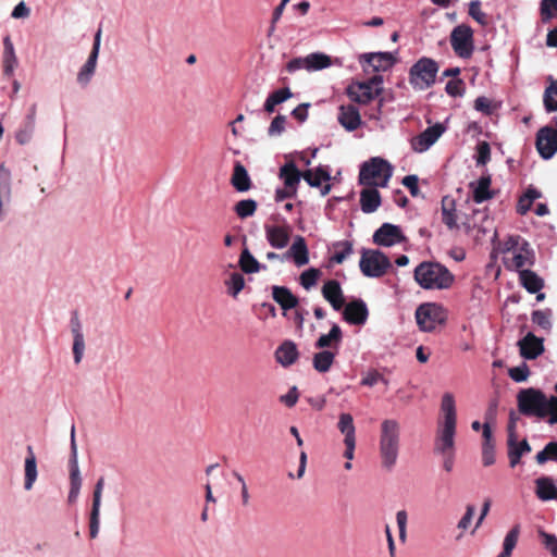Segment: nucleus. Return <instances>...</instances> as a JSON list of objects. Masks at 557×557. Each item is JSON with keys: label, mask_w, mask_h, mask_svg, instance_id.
I'll use <instances>...</instances> for the list:
<instances>
[{"label": "nucleus", "mask_w": 557, "mask_h": 557, "mask_svg": "<svg viewBox=\"0 0 557 557\" xmlns=\"http://www.w3.org/2000/svg\"><path fill=\"white\" fill-rule=\"evenodd\" d=\"M401 428L395 419H384L381 422L379 451L382 467L392 471L397 463L400 449Z\"/></svg>", "instance_id": "f257e3e1"}, {"label": "nucleus", "mask_w": 557, "mask_h": 557, "mask_svg": "<svg viewBox=\"0 0 557 557\" xmlns=\"http://www.w3.org/2000/svg\"><path fill=\"white\" fill-rule=\"evenodd\" d=\"M414 280L423 289L443 290L451 287L455 276L440 262L423 261L414 269Z\"/></svg>", "instance_id": "f03ea898"}, {"label": "nucleus", "mask_w": 557, "mask_h": 557, "mask_svg": "<svg viewBox=\"0 0 557 557\" xmlns=\"http://www.w3.org/2000/svg\"><path fill=\"white\" fill-rule=\"evenodd\" d=\"M393 175V166L386 160L374 157L360 166L359 184L369 187H386Z\"/></svg>", "instance_id": "7ed1b4c3"}, {"label": "nucleus", "mask_w": 557, "mask_h": 557, "mask_svg": "<svg viewBox=\"0 0 557 557\" xmlns=\"http://www.w3.org/2000/svg\"><path fill=\"white\" fill-rule=\"evenodd\" d=\"M438 69L435 60L422 57L410 67L409 83L414 89L425 90L435 83Z\"/></svg>", "instance_id": "20e7f679"}, {"label": "nucleus", "mask_w": 557, "mask_h": 557, "mask_svg": "<svg viewBox=\"0 0 557 557\" xmlns=\"http://www.w3.org/2000/svg\"><path fill=\"white\" fill-rule=\"evenodd\" d=\"M392 267L388 257L376 249H366L361 251L359 268L367 277H381Z\"/></svg>", "instance_id": "39448f33"}, {"label": "nucleus", "mask_w": 557, "mask_h": 557, "mask_svg": "<svg viewBox=\"0 0 557 557\" xmlns=\"http://www.w3.org/2000/svg\"><path fill=\"white\" fill-rule=\"evenodd\" d=\"M414 315L419 329L423 332H433L438 325L444 324L447 319L446 310L436 302L420 305Z\"/></svg>", "instance_id": "423d86ee"}, {"label": "nucleus", "mask_w": 557, "mask_h": 557, "mask_svg": "<svg viewBox=\"0 0 557 557\" xmlns=\"http://www.w3.org/2000/svg\"><path fill=\"white\" fill-rule=\"evenodd\" d=\"M519 411L529 417L545 418L546 395L536 388H527L517 396Z\"/></svg>", "instance_id": "0eeeda50"}, {"label": "nucleus", "mask_w": 557, "mask_h": 557, "mask_svg": "<svg viewBox=\"0 0 557 557\" xmlns=\"http://www.w3.org/2000/svg\"><path fill=\"white\" fill-rule=\"evenodd\" d=\"M450 46L461 59H469L474 51L473 30L467 24L456 26L450 33Z\"/></svg>", "instance_id": "6e6552de"}, {"label": "nucleus", "mask_w": 557, "mask_h": 557, "mask_svg": "<svg viewBox=\"0 0 557 557\" xmlns=\"http://www.w3.org/2000/svg\"><path fill=\"white\" fill-rule=\"evenodd\" d=\"M382 83V76H373L367 83L350 85L347 88V95L352 101L367 104L380 95Z\"/></svg>", "instance_id": "1a4fd4ad"}, {"label": "nucleus", "mask_w": 557, "mask_h": 557, "mask_svg": "<svg viewBox=\"0 0 557 557\" xmlns=\"http://www.w3.org/2000/svg\"><path fill=\"white\" fill-rule=\"evenodd\" d=\"M520 237H510L506 243L507 250H513L511 267L518 271L524 270L527 265H533L535 256L529 243L523 240L519 244Z\"/></svg>", "instance_id": "9d476101"}, {"label": "nucleus", "mask_w": 557, "mask_h": 557, "mask_svg": "<svg viewBox=\"0 0 557 557\" xmlns=\"http://www.w3.org/2000/svg\"><path fill=\"white\" fill-rule=\"evenodd\" d=\"M100 44H101V29H98L97 33L95 34L92 49L88 55V59L86 60V62L84 63V65L81 67V70L77 73L76 81H77L78 85H81L82 87H86L90 83V81L96 72L98 55H99V51H100Z\"/></svg>", "instance_id": "9b49d317"}, {"label": "nucleus", "mask_w": 557, "mask_h": 557, "mask_svg": "<svg viewBox=\"0 0 557 557\" xmlns=\"http://www.w3.org/2000/svg\"><path fill=\"white\" fill-rule=\"evenodd\" d=\"M535 146L544 160L552 159L557 153V129L544 126L537 131Z\"/></svg>", "instance_id": "f8f14e48"}, {"label": "nucleus", "mask_w": 557, "mask_h": 557, "mask_svg": "<svg viewBox=\"0 0 557 557\" xmlns=\"http://www.w3.org/2000/svg\"><path fill=\"white\" fill-rule=\"evenodd\" d=\"M70 330L73 336V359L75 364H79L84 358L86 344L83 323L79 319L77 311L72 312L70 319Z\"/></svg>", "instance_id": "ddd939ff"}, {"label": "nucleus", "mask_w": 557, "mask_h": 557, "mask_svg": "<svg viewBox=\"0 0 557 557\" xmlns=\"http://www.w3.org/2000/svg\"><path fill=\"white\" fill-rule=\"evenodd\" d=\"M373 242L379 246L392 247L406 242L401 228L398 225L383 223L373 234Z\"/></svg>", "instance_id": "4468645a"}, {"label": "nucleus", "mask_w": 557, "mask_h": 557, "mask_svg": "<svg viewBox=\"0 0 557 557\" xmlns=\"http://www.w3.org/2000/svg\"><path fill=\"white\" fill-rule=\"evenodd\" d=\"M359 63L366 72L369 71V67L373 72H385L394 65L395 58L391 52H370L361 54Z\"/></svg>", "instance_id": "2eb2a0df"}, {"label": "nucleus", "mask_w": 557, "mask_h": 557, "mask_svg": "<svg viewBox=\"0 0 557 557\" xmlns=\"http://www.w3.org/2000/svg\"><path fill=\"white\" fill-rule=\"evenodd\" d=\"M446 127L442 123L429 126L411 140V147L416 152H424L443 135Z\"/></svg>", "instance_id": "dca6fc26"}, {"label": "nucleus", "mask_w": 557, "mask_h": 557, "mask_svg": "<svg viewBox=\"0 0 557 557\" xmlns=\"http://www.w3.org/2000/svg\"><path fill=\"white\" fill-rule=\"evenodd\" d=\"M455 423L438 422L434 450L441 455L455 449Z\"/></svg>", "instance_id": "f3484780"}, {"label": "nucleus", "mask_w": 557, "mask_h": 557, "mask_svg": "<svg viewBox=\"0 0 557 557\" xmlns=\"http://www.w3.org/2000/svg\"><path fill=\"white\" fill-rule=\"evenodd\" d=\"M12 197V173L4 163L0 164V222H2L8 212V207Z\"/></svg>", "instance_id": "a211bd4d"}, {"label": "nucleus", "mask_w": 557, "mask_h": 557, "mask_svg": "<svg viewBox=\"0 0 557 557\" xmlns=\"http://www.w3.org/2000/svg\"><path fill=\"white\" fill-rule=\"evenodd\" d=\"M103 484L104 480L103 478H100L95 485L92 494V505L89 516V535L91 539H96L98 536L100 529V508Z\"/></svg>", "instance_id": "6ab92c4d"}, {"label": "nucleus", "mask_w": 557, "mask_h": 557, "mask_svg": "<svg viewBox=\"0 0 557 557\" xmlns=\"http://www.w3.org/2000/svg\"><path fill=\"white\" fill-rule=\"evenodd\" d=\"M264 232L265 238L271 247L283 249L288 246L292 235L290 225H265Z\"/></svg>", "instance_id": "aec40b11"}, {"label": "nucleus", "mask_w": 557, "mask_h": 557, "mask_svg": "<svg viewBox=\"0 0 557 557\" xmlns=\"http://www.w3.org/2000/svg\"><path fill=\"white\" fill-rule=\"evenodd\" d=\"M293 260L297 267H304L309 262V250L305 238L297 235L289 249L282 255V262Z\"/></svg>", "instance_id": "412c9836"}, {"label": "nucleus", "mask_w": 557, "mask_h": 557, "mask_svg": "<svg viewBox=\"0 0 557 557\" xmlns=\"http://www.w3.org/2000/svg\"><path fill=\"white\" fill-rule=\"evenodd\" d=\"M302 178L311 187H321L322 196L327 195L331 190L330 184L322 185L323 182L327 183L331 180V173L327 166L320 165L314 170H307L302 173Z\"/></svg>", "instance_id": "4be33fe9"}, {"label": "nucleus", "mask_w": 557, "mask_h": 557, "mask_svg": "<svg viewBox=\"0 0 557 557\" xmlns=\"http://www.w3.org/2000/svg\"><path fill=\"white\" fill-rule=\"evenodd\" d=\"M343 315L349 324L363 325L368 320L369 310L362 299H357L346 305Z\"/></svg>", "instance_id": "5701e85b"}, {"label": "nucleus", "mask_w": 557, "mask_h": 557, "mask_svg": "<svg viewBox=\"0 0 557 557\" xmlns=\"http://www.w3.org/2000/svg\"><path fill=\"white\" fill-rule=\"evenodd\" d=\"M508 458L510 467H516L522 455L531 451V446L528 443L527 440H522L521 442H517V435L516 432L510 431V434H508Z\"/></svg>", "instance_id": "b1692460"}, {"label": "nucleus", "mask_w": 557, "mask_h": 557, "mask_svg": "<svg viewBox=\"0 0 557 557\" xmlns=\"http://www.w3.org/2000/svg\"><path fill=\"white\" fill-rule=\"evenodd\" d=\"M322 295L326 301L338 311L343 308L345 299L341 284L336 280H329L322 286Z\"/></svg>", "instance_id": "393cba45"}, {"label": "nucleus", "mask_w": 557, "mask_h": 557, "mask_svg": "<svg viewBox=\"0 0 557 557\" xmlns=\"http://www.w3.org/2000/svg\"><path fill=\"white\" fill-rule=\"evenodd\" d=\"M18 65V60L15 53V48L10 36L3 38V53H2V66L3 75L5 77H12Z\"/></svg>", "instance_id": "a878e982"}, {"label": "nucleus", "mask_w": 557, "mask_h": 557, "mask_svg": "<svg viewBox=\"0 0 557 557\" xmlns=\"http://www.w3.org/2000/svg\"><path fill=\"white\" fill-rule=\"evenodd\" d=\"M518 344L521 356L529 360L535 359L544 350L543 341L533 333H528Z\"/></svg>", "instance_id": "bb28decb"}, {"label": "nucleus", "mask_w": 557, "mask_h": 557, "mask_svg": "<svg viewBox=\"0 0 557 557\" xmlns=\"http://www.w3.org/2000/svg\"><path fill=\"white\" fill-rule=\"evenodd\" d=\"M82 476L77 460V446L75 441V426L71 429V458H70V488L81 490Z\"/></svg>", "instance_id": "cd10ccee"}, {"label": "nucleus", "mask_w": 557, "mask_h": 557, "mask_svg": "<svg viewBox=\"0 0 557 557\" xmlns=\"http://www.w3.org/2000/svg\"><path fill=\"white\" fill-rule=\"evenodd\" d=\"M337 120L339 124L348 132L357 129L361 124L359 110L351 104L339 107Z\"/></svg>", "instance_id": "c85d7f7f"}, {"label": "nucleus", "mask_w": 557, "mask_h": 557, "mask_svg": "<svg viewBox=\"0 0 557 557\" xmlns=\"http://www.w3.org/2000/svg\"><path fill=\"white\" fill-rule=\"evenodd\" d=\"M37 459L32 446H27V456L24 461V490L30 491L37 480Z\"/></svg>", "instance_id": "c756f323"}, {"label": "nucleus", "mask_w": 557, "mask_h": 557, "mask_svg": "<svg viewBox=\"0 0 557 557\" xmlns=\"http://www.w3.org/2000/svg\"><path fill=\"white\" fill-rule=\"evenodd\" d=\"M298 349L294 342L285 341L275 351L276 361L283 367H289L298 359Z\"/></svg>", "instance_id": "7c9ffc66"}, {"label": "nucleus", "mask_w": 557, "mask_h": 557, "mask_svg": "<svg viewBox=\"0 0 557 557\" xmlns=\"http://www.w3.org/2000/svg\"><path fill=\"white\" fill-rule=\"evenodd\" d=\"M278 176L283 180L286 187H290V189L297 191L300 180L302 178V173L297 169L296 164L290 161L281 166Z\"/></svg>", "instance_id": "2f4dec72"}, {"label": "nucleus", "mask_w": 557, "mask_h": 557, "mask_svg": "<svg viewBox=\"0 0 557 557\" xmlns=\"http://www.w3.org/2000/svg\"><path fill=\"white\" fill-rule=\"evenodd\" d=\"M232 186L239 193H245L251 188V180L246 168L236 161L231 177Z\"/></svg>", "instance_id": "473e14b6"}, {"label": "nucleus", "mask_w": 557, "mask_h": 557, "mask_svg": "<svg viewBox=\"0 0 557 557\" xmlns=\"http://www.w3.org/2000/svg\"><path fill=\"white\" fill-rule=\"evenodd\" d=\"M381 206V195L375 187L364 188L360 193V207L364 213H373Z\"/></svg>", "instance_id": "72a5a7b5"}, {"label": "nucleus", "mask_w": 557, "mask_h": 557, "mask_svg": "<svg viewBox=\"0 0 557 557\" xmlns=\"http://www.w3.org/2000/svg\"><path fill=\"white\" fill-rule=\"evenodd\" d=\"M456 201L450 196L442 199V221L449 230L458 228Z\"/></svg>", "instance_id": "f704fd0d"}, {"label": "nucleus", "mask_w": 557, "mask_h": 557, "mask_svg": "<svg viewBox=\"0 0 557 557\" xmlns=\"http://www.w3.org/2000/svg\"><path fill=\"white\" fill-rule=\"evenodd\" d=\"M272 297L284 310L298 305V298L285 286H272Z\"/></svg>", "instance_id": "c9c22d12"}, {"label": "nucleus", "mask_w": 557, "mask_h": 557, "mask_svg": "<svg viewBox=\"0 0 557 557\" xmlns=\"http://www.w3.org/2000/svg\"><path fill=\"white\" fill-rule=\"evenodd\" d=\"M535 486V494L541 500L547 502L557 499V486L550 478L542 476L536 479Z\"/></svg>", "instance_id": "e433bc0d"}, {"label": "nucleus", "mask_w": 557, "mask_h": 557, "mask_svg": "<svg viewBox=\"0 0 557 557\" xmlns=\"http://www.w3.org/2000/svg\"><path fill=\"white\" fill-rule=\"evenodd\" d=\"M519 278L521 285L530 293L536 294L541 292L544 286V281L535 272L531 270H520Z\"/></svg>", "instance_id": "4c0bfd02"}, {"label": "nucleus", "mask_w": 557, "mask_h": 557, "mask_svg": "<svg viewBox=\"0 0 557 557\" xmlns=\"http://www.w3.org/2000/svg\"><path fill=\"white\" fill-rule=\"evenodd\" d=\"M443 418L438 422L457 424L455 397L451 393H445L441 401Z\"/></svg>", "instance_id": "58836bf2"}, {"label": "nucleus", "mask_w": 557, "mask_h": 557, "mask_svg": "<svg viewBox=\"0 0 557 557\" xmlns=\"http://www.w3.org/2000/svg\"><path fill=\"white\" fill-rule=\"evenodd\" d=\"M293 97V92L290 91V89L288 87H284V88H281V89H277L273 92H271L268 98L265 99V102H264V111L267 113H273L274 110H275V107L277 104H281L283 102H285L286 100L290 99Z\"/></svg>", "instance_id": "ea45409f"}, {"label": "nucleus", "mask_w": 557, "mask_h": 557, "mask_svg": "<svg viewBox=\"0 0 557 557\" xmlns=\"http://www.w3.org/2000/svg\"><path fill=\"white\" fill-rule=\"evenodd\" d=\"M470 186L473 189V200L476 203H482L492 198V193L490 191L491 177L488 175L481 176L476 183H471Z\"/></svg>", "instance_id": "a19ab883"}, {"label": "nucleus", "mask_w": 557, "mask_h": 557, "mask_svg": "<svg viewBox=\"0 0 557 557\" xmlns=\"http://www.w3.org/2000/svg\"><path fill=\"white\" fill-rule=\"evenodd\" d=\"M343 337L341 327L337 324H333L327 334H322L315 342V347L323 349L326 347L337 346Z\"/></svg>", "instance_id": "79ce46f5"}, {"label": "nucleus", "mask_w": 557, "mask_h": 557, "mask_svg": "<svg viewBox=\"0 0 557 557\" xmlns=\"http://www.w3.org/2000/svg\"><path fill=\"white\" fill-rule=\"evenodd\" d=\"M335 359V354L331 350H322L313 356V368L320 372H327Z\"/></svg>", "instance_id": "37998d69"}, {"label": "nucleus", "mask_w": 557, "mask_h": 557, "mask_svg": "<svg viewBox=\"0 0 557 557\" xmlns=\"http://www.w3.org/2000/svg\"><path fill=\"white\" fill-rule=\"evenodd\" d=\"M333 248L335 251L330 260L336 264L343 263L354 251L352 244L348 240L336 242Z\"/></svg>", "instance_id": "c03bdc74"}, {"label": "nucleus", "mask_w": 557, "mask_h": 557, "mask_svg": "<svg viewBox=\"0 0 557 557\" xmlns=\"http://www.w3.org/2000/svg\"><path fill=\"white\" fill-rule=\"evenodd\" d=\"M337 428L339 432L344 434V440H356V428L350 413L339 414Z\"/></svg>", "instance_id": "a18cd8bd"}, {"label": "nucleus", "mask_w": 557, "mask_h": 557, "mask_svg": "<svg viewBox=\"0 0 557 557\" xmlns=\"http://www.w3.org/2000/svg\"><path fill=\"white\" fill-rule=\"evenodd\" d=\"M239 267L248 274L257 273L260 271L261 265L258 260L251 255V252L245 248L239 256Z\"/></svg>", "instance_id": "49530a36"}, {"label": "nucleus", "mask_w": 557, "mask_h": 557, "mask_svg": "<svg viewBox=\"0 0 557 557\" xmlns=\"http://www.w3.org/2000/svg\"><path fill=\"white\" fill-rule=\"evenodd\" d=\"M307 59L308 72L320 71L332 64L331 58L322 52L310 53L307 55Z\"/></svg>", "instance_id": "de8ad7c7"}, {"label": "nucleus", "mask_w": 557, "mask_h": 557, "mask_svg": "<svg viewBox=\"0 0 557 557\" xmlns=\"http://www.w3.org/2000/svg\"><path fill=\"white\" fill-rule=\"evenodd\" d=\"M520 533L519 525L513 527L505 536L504 543H503V550L502 553L496 557H510L512 554V550L515 549L518 537Z\"/></svg>", "instance_id": "09e8293b"}, {"label": "nucleus", "mask_w": 557, "mask_h": 557, "mask_svg": "<svg viewBox=\"0 0 557 557\" xmlns=\"http://www.w3.org/2000/svg\"><path fill=\"white\" fill-rule=\"evenodd\" d=\"M543 102L547 112L557 111V79L552 81L550 85L545 89Z\"/></svg>", "instance_id": "8fccbe9b"}, {"label": "nucleus", "mask_w": 557, "mask_h": 557, "mask_svg": "<svg viewBox=\"0 0 557 557\" xmlns=\"http://www.w3.org/2000/svg\"><path fill=\"white\" fill-rule=\"evenodd\" d=\"M225 285L227 287V293L236 298L237 295L244 289L245 287V278L244 276L238 273H232L231 276L225 281Z\"/></svg>", "instance_id": "3c124183"}, {"label": "nucleus", "mask_w": 557, "mask_h": 557, "mask_svg": "<svg viewBox=\"0 0 557 557\" xmlns=\"http://www.w3.org/2000/svg\"><path fill=\"white\" fill-rule=\"evenodd\" d=\"M552 315L553 312L550 309L545 310H535L532 312L531 319L532 322L539 325L541 329L545 331L552 330Z\"/></svg>", "instance_id": "603ef678"}, {"label": "nucleus", "mask_w": 557, "mask_h": 557, "mask_svg": "<svg viewBox=\"0 0 557 557\" xmlns=\"http://www.w3.org/2000/svg\"><path fill=\"white\" fill-rule=\"evenodd\" d=\"M320 275L321 271L319 269L310 268L300 274L299 283L305 289L309 290L317 285Z\"/></svg>", "instance_id": "864d4df0"}, {"label": "nucleus", "mask_w": 557, "mask_h": 557, "mask_svg": "<svg viewBox=\"0 0 557 557\" xmlns=\"http://www.w3.org/2000/svg\"><path fill=\"white\" fill-rule=\"evenodd\" d=\"M234 210L240 219H246L255 214L257 202L253 199H244L235 205Z\"/></svg>", "instance_id": "5fc2aeb1"}, {"label": "nucleus", "mask_w": 557, "mask_h": 557, "mask_svg": "<svg viewBox=\"0 0 557 557\" xmlns=\"http://www.w3.org/2000/svg\"><path fill=\"white\" fill-rule=\"evenodd\" d=\"M469 15L481 26H486L488 24L487 14L481 10V1L472 0L469 3Z\"/></svg>", "instance_id": "6e6d98bb"}, {"label": "nucleus", "mask_w": 557, "mask_h": 557, "mask_svg": "<svg viewBox=\"0 0 557 557\" xmlns=\"http://www.w3.org/2000/svg\"><path fill=\"white\" fill-rule=\"evenodd\" d=\"M377 383H383L385 386H387L388 380L376 370L368 371L360 381L362 386L368 387H372Z\"/></svg>", "instance_id": "4d7b16f0"}, {"label": "nucleus", "mask_w": 557, "mask_h": 557, "mask_svg": "<svg viewBox=\"0 0 557 557\" xmlns=\"http://www.w3.org/2000/svg\"><path fill=\"white\" fill-rule=\"evenodd\" d=\"M548 417L549 424H557V396H546L545 418Z\"/></svg>", "instance_id": "13d9d810"}, {"label": "nucleus", "mask_w": 557, "mask_h": 557, "mask_svg": "<svg viewBox=\"0 0 557 557\" xmlns=\"http://www.w3.org/2000/svg\"><path fill=\"white\" fill-rule=\"evenodd\" d=\"M508 374L517 383L524 382L530 375V370L525 363L510 368Z\"/></svg>", "instance_id": "bf43d9fd"}, {"label": "nucleus", "mask_w": 557, "mask_h": 557, "mask_svg": "<svg viewBox=\"0 0 557 557\" xmlns=\"http://www.w3.org/2000/svg\"><path fill=\"white\" fill-rule=\"evenodd\" d=\"M35 131V126H32L27 123H23L21 128L15 134V139L20 145H26L30 141L33 134Z\"/></svg>", "instance_id": "052dcab7"}, {"label": "nucleus", "mask_w": 557, "mask_h": 557, "mask_svg": "<svg viewBox=\"0 0 557 557\" xmlns=\"http://www.w3.org/2000/svg\"><path fill=\"white\" fill-rule=\"evenodd\" d=\"M539 535L542 539V543L545 546V548L554 557H557V537H556V535L547 533L545 531H540Z\"/></svg>", "instance_id": "680f3d73"}, {"label": "nucleus", "mask_w": 557, "mask_h": 557, "mask_svg": "<svg viewBox=\"0 0 557 557\" xmlns=\"http://www.w3.org/2000/svg\"><path fill=\"white\" fill-rule=\"evenodd\" d=\"M285 124H286V116L281 115V114L276 115L272 120V122H271V124H270V126L268 128V134L270 136H278V135H281L284 132V129H285Z\"/></svg>", "instance_id": "e2e57ef3"}, {"label": "nucleus", "mask_w": 557, "mask_h": 557, "mask_svg": "<svg viewBox=\"0 0 557 557\" xmlns=\"http://www.w3.org/2000/svg\"><path fill=\"white\" fill-rule=\"evenodd\" d=\"M445 90L451 97H461L465 92L463 82L459 78L451 79L446 84Z\"/></svg>", "instance_id": "0e129e2a"}, {"label": "nucleus", "mask_w": 557, "mask_h": 557, "mask_svg": "<svg viewBox=\"0 0 557 557\" xmlns=\"http://www.w3.org/2000/svg\"><path fill=\"white\" fill-rule=\"evenodd\" d=\"M552 10H555L557 12V0L541 1V15L543 22H547L553 17Z\"/></svg>", "instance_id": "69168bd1"}, {"label": "nucleus", "mask_w": 557, "mask_h": 557, "mask_svg": "<svg viewBox=\"0 0 557 557\" xmlns=\"http://www.w3.org/2000/svg\"><path fill=\"white\" fill-rule=\"evenodd\" d=\"M478 157L476 164L485 165L491 159V148L486 141H482L478 145Z\"/></svg>", "instance_id": "338daca9"}, {"label": "nucleus", "mask_w": 557, "mask_h": 557, "mask_svg": "<svg viewBox=\"0 0 557 557\" xmlns=\"http://www.w3.org/2000/svg\"><path fill=\"white\" fill-rule=\"evenodd\" d=\"M407 521H408V516H407L406 510L397 511V513H396V522H397V527H398V530H399V540L401 542L406 541V536H407Z\"/></svg>", "instance_id": "774afa93"}]
</instances>
